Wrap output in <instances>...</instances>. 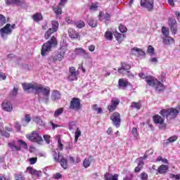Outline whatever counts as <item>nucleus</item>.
<instances>
[{"label":"nucleus","mask_w":180,"mask_h":180,"mask_svg":"<svg viewBox=\"0 0 180 180\" xmlns=\"http://www.w3.org/2000/svg\"><path fill=\"white\" fill-rule=\"evenodd\" d=\"M15 127L17 131H20V129H22V127L20 126V124H19V122H15Z\"/></svg>","instance_id":"69168bd1"},{"label":"nucleus","mask_w":180,"mask_h":180,"mask_svg":"<svg viewBox=\"0 0 180 180\" xmlns=\"http://www.w3.org/2000/svg\"><path fill=\"white\" fill-rule=\"evenodd\" d=\"M172 179L174 180H179L180 179V174H171Z\"/></svg>","instance_id":"0e129e2a"},{"label":"nucleus","mask_w":180,"mask_h":180,"mask_svg":"<svg viewBox=\"0 0 180 180\" xmlns=\"http://www.w3.org/2000/svg\"><path fill=\"white\" fill-rule=\"evenodd\" d=\"M131 68V65L126 62H121V68H119L117 72L119 74L124 75Z\"/></svg>","instance_id":"f8f14e48"},{"label":"nucleus","mask_w":180,"mask_h":180,"mask_svg":"<svg viewBox=\"0 0 180 180\" xmlns=\"http://www.w3.org/2000/svg\"><path fill=\"white\" fill-rule=\"evenodd\" d=\"M176 140H178V136L174 135L167 139V143H174Z\"/></svg>","instance_id":"c03bdc74"},{"label":"nucleus","mask_w":180,"mask_h":180,"mask_svg":"<svg viewBox=\"0 0 180 180\" xmlns=\"http://www.w3.org/2000/svg\"><path fill=\"white\" fill-rule=\"evenodd\" d=\"M18 143L20 146H22L25 150H27V144L26 142L23 141L22 140H18Z\"/></svg>","instance_id":"5fc2aeb1"},{"label":"nucleus","mask_w":180,"mask_h":180,"mask_svg":"<svg viewBox=\"0 0 180 180\" xmlns=\"http://www.w3.org/2000/svg\"><path fill=\"white\" fill-rule=\"evenodd\" d=\"M44 139L47 144H50V136L49 135H44Z\"/></svg>","instance_id":"338daca9"},{"label":"nucleus","mask_w":180,"mask_h":180,"mask_svg":"<svg viewBox=\"0 0 180 180\" xmlns=\"http://www.w3.org/2000/svg\"><path fill=\"white\" fill-rule=\"evenodd\" d=\"M68 35L70 39H78L79 37V34L72 28L68 30Z\"/></svg>","instance_id":"4be33fe9"},{"label":"nucleus","mask_w":180,"mask_h":180,"mask_svg":"<svg viewBox=\"0 0 180 180\" xmlns=\"http://www.w3.org/2000/svg\"><path fill=\"white\" fill-rule=\"evenodd\" d=\"M2 109L6 112H12L13 110V108L12 107V103L10 101H4L2 104Z\"/></svg>","instance_id":"2eb2a0df"},{"label":"nucleus","mask_w":180,"mask_h":180,"mask_svg":"<svg viewBox=\"0 0 180 180\" xmlns=\"http://www.w3.org/2000/svg\"><path fill=\"white\" fill-rule=\"evenodd\" d=\"M153 86L156 88V91H158V92H161L162 91H164V89H165L164 84L158 80H156V83Z\"/></svg>","instance_id":"5701e85b"},{"label":"nucleus","mask_w":180,"mask_h":180,"mask_svg":"<svg viewBox=\"0 0 180 180\" xmlns=\"http://www.w3.org/2000/svg\"><path fill=\"white\" fill-rule=\"evenodd\" d=\"M77 129V126L75 124V122H70L69 124V130H75Z\"/></svg>","instance_id":"3c124183"},{"label":"nucleus","mask_w":180,"mask_h":180,"mask_svg":"<svg viewBox=\"0 0 180 180\" xmlns=\"http://www.w3.org/2000/svg\"><path fill=\"white\" fill-rule=\"evenodd\" d=\"M120 103V100L117 98H112L111 99V104L108 106V110L109 112H114L117 108Z\"/></svg>","instance_id":"9b49d317"},{"label":"nucleus","mask_w":180,"mask_h":180,"mask_svg":"<svg viewBox=\"0 0 180 180\" xmlns=\"http://www.w3.org/2000/svg\"><path fill=\"white\" fill-rule=\"evenodd\" d=\"M105 180H117L119 178V174H110L109 173H106L104 176Z\"/></svg>","instance_id":"b1692460"},{"label":"nucleus","mask_w":180,"mask_h":180,"mask_svg":"<svg viewBox=\"0 0 180 180\" xmlns=\"http://www.w3.org/2000/svg\"><path fill=\"white\" fill-rule=\"evenodd\" d=\"M31 120H32V118L30 117V115H25V118L22 120V122H25L27 124L30 123Z\"/></svg>","instance_id":"8fccbe9b"},{"label":"nucleus","mask_w":180,"mask_h":180,"mask_svg":"<svg viewBox=\"0 0 180 180\" xmlns=\"http://www.w3.org/2000/svg\"><path fill=\"white\" fill-rule=\"evenodd\" d=\"M144 166V161L143 160H139L138 163V166L135 167L134 172H140L141 171V168Z\"/></svg>","instance_id":"2f4dec72"},{"label":"nucleus","mask_w":180,"mask_h":180,"mask_svg":"<svg viewBox=\"0 0 180 180\" xmlns=\"http://www.w3.org/2000/svg\"><path fill=\"white\" fill-rule=\"evenodd\" d=\"M53 11L55 12L56 15L58 16V15H61L63 13V8L59 5L58 6L53 8Z\"/></svg>","instance_id":"4c0bfd02"},{"label":"nucleus","mask_w":180,"mask_h":180,"mask_svg":"<svg viewBox=\"0 0 180 180\" xmlns=\"http://www.w3.org/2000/svg\"><path fill=\"white\" fill-rule=\"evenodd\" d=\"M129 85H130V83L126 79H120L118 80V88L120 89H126Z\"/></svg>","instance_id":"4468645a"},{"label":"nucleus","mask_w":180,"mask_h":180,"mask_svg":"<svg viewBox=\"0 0 180 180\" xmlns=\"http://www.w3.org/2000/svg\"><path fill=\"white\" fill-rule=\"evenodd\" d=\"M76 26L78 29H82V27L85 26V22H84V21H79L76 23Z\"/></svg>","instance_id":"864d4df0"},{"label":"nucleus","mask_w":180,"mask_h":180,"mask_svg":"<svg viewBox=\"0 0 180 180\" xmlns=\"http://www.w3.org/2000/svg\"><path fill=\"white\" fill-rule=\"evenodd\" d=\"M6 23V18L4 15L0 14V26H4Z\"/></svg>","instance_id":"37998d69"},{"label":"nucleus","mask_w":180,"mask_h":180,"mask_svg":"<svg viewBox=\"0 0 180 180\" xmlns=\"http://www.w3.org/2000/svg\"><path fill=\"white\" fill-rule=\"evenodd\" d=\"M141 6L146 8L148 11L154 9V0H141Z\"/></svg>","instance_id":"9d476101"},{"label":"nucleus","mask_w":180,"mask_h":180,"mask_svg":"<svg viewBox=\"0 0 180 180\" xmlns=\"http://www.w3.org/2000/svg\"><path fill=\"white\" fill-rule=\"evenodd\" d=\"M27 172H29V174H31V175H34V172H36V169L32 167H28L27 168Z\"/></svg>","instance_id":"4d7b16f0"},{"label":"nucleus","mask_w":180,"mask_h":180,"mask_svg":"<svg viewBox=\"0 0 180 180\" xmlns=\"http://www.w3.org/2000/svg\"><path fill=\"white\" fill-rule=\"evenodd\" d=\"M131 133H132L133 137H134L135 139H137L139 136V131H137V128L133 127Z\"/></svg>","instance_id":"a18cd8bd"},{"label":"nucleus","mask_w":180,"mask_h":180,"mask_svg":"<svg viewBox=\"0 0 180 180\" xmlns=\"http://www.w3.org/2000/svg\"><path fill=\"white\" fill-rule=\"evenodd\" d=\"M56 44H57V39H56L55 37H52L49 41H48L47 42L43 44L41 51V55L43 57H44L46 53H49V51L51 50L52 47H56Z\"/></svg>","instance_id":"7ed1b4c3"},{"label":"nucleus","mask_w":180,"mask_h":180,"mask_svg":"<svg viewBox=\"0 0 180 180\" xmlns=\"http://www.w3.org/2000/svg\"><path fill=\"white\" fill-rule=\"evenodd\" d=\"M147 53H148V54H150V56H153L154 47H153V46H151V45L148 46Z\"/></svg>","instance_id":"de8ad7c7"},{"label":"nucleus","mask_w":180,"mask_h":180,"mask_svg":"<svg viewBox=\"0 0 180 180\" xmlns=\"http://www.w3.org/2000/svg\"><path fill=\"white\" fill-rule=\"evenodd\" d=\"M112 34L115 36L116 40L118 41V43H122L123 41V39L126 37V35L123 34H120L117 32V31L115 30L113 31Z\"/></svg>","instance_id":"aec40b11"},{"label":"nucleus","mask_w":180,"mask_h":180,"mask_svg":"<svg viewBox=\"0 0 180 180\" xmlns=\"http://www.w3.org/2000/svg\"><path fill=\"white\" fill-rule=\"evenodd\" d=\"M22 86L26 94H35L38 95L39 102L49 103L50 87L44 86L39 83H22Z\"/></svg>","instance_id":"f257e3e1"},{"label":"nucleus","mask_w":180,"mask_h":180,"mask_svg":"<svg viewBox=\"0 0 180 180\" xmlns=\"http://www.w3.org/2000/svg\"><path fill=\"white\" fill-rule=\"evenodd\" d=\"M55 57L54 56H51V57H49V58H48V63L49 64V65H51V64H53V63H56V62H57L56 60H55Z\"/></svg>","instance_id":"13d9d810"},{"label":"nucleus","mask_w":180,"mask_h":180,"mask_svg":"<svg viewBox=\"0 0 180 180\" xmlns=\"http://www.w3.org/2000/svg\"><path fill=\"white\" fill-rule=\"evenodd\" d=\"M160 115L163 117H166L167 120H172V119H176V116L179 115V111L178 109L174 108L162 109L160 111Z\"/></svg>","instance_id":"f03ea898"},{"label":"nucleus","mask_w":180,"mask_h":180,"mask_svg":"<svg viewBox=\"0 0 180 180\" xmlns=\"http://www.w3.org/2000/svg\"><path fill=\"white\" fill-rule=\"evenodd\" d=\"M26 137L30 141H32V143H37L38 144L43 143V138L37 133V131H33L32 134L27 135Z\"/></svg>","instance_id":"39448f33"},{"label":"nucleus","mask_w":180,"mask_h":180,"mask_svg":"<svg viewBox=\"0 0 180 180\" xmlns=\"http://www.w3.org/2000/svg\"><path fill=\"white\" fill-rule=\"evenodd\" d=\"M140 176L141 180L148 179V174H147L146 172L141 173Z\"/></svg>","instance_id":"6e6d98bb"},{"label":"nucleus","mask_w":180,"mask_h":180,"mask_svg":"<svg viewBox=\"0 0 180 180\" xmlns=\"http://www.w3.org/2000/svg\"><path fill=\"white\" fill-rule=\"evenodd\" d=\"M63 112H64L63 108H60L57 109L53 114V117H58V116H60V115H62Z\"/></svg>","instance_id":"e433bc0d"},{"label":"nucleus","mask_w":180,"mask_h":180,"mask_svg":"<svg viewBox=\"0 0 180 180\" xmlns=\"http://www.w3.org/2000/svg\"><path fill=\"white\" fill-rule=\"evenodd\" d=\"M132 54H134V56H136L137 57H140L141 56L143 57L144 56H146V52H144V51H143L142 49H140L139 48H133L131 50Z\"/></svg>","instance_id":"a211bd4d"},{"label":"nucleus","mask_w":180,"mask_h":180,"mask_svg":"<svg viewBox=\"0 0 180 180\" xmlns=\"http://www.w3.org/2000/svg\"><path fill=\"white\" fill-rule=\"evenodd\" d=\"M131 107L133 109H136L137 110H140L141 105H140V103L132 102Z\"/></svg>","instance_id":"58836bf2"},{"label":"nucleus","mask_w":180,"mask_h":180,"mask_svg":"<svg viewBox=\"0 0 180 180\" xmlns=\"http://www.w3.org/2000/svg\"><path fill=\"white\" fill-rule=\"evenodd\" d=\"M100 20H104V22L105 23H108V22H109V20H110V14L106 13L105 14H101L100 13V18H99Z\"/></svg>","instance_id":"393cba45"},{"label":"nucleus","mask_w":180,"mask_h":180,"mask_svg":"<svg viewBox=\"0 0 180 180\" xmlns=\"http://www.w3.org/2000/svg\"><path fill=\"white\" fill-rule=\"evenodd\" d=\"M52 155L54 161H56V162H60V158L61 157V155H60V153L58 154L56 150H53Z\"/></svg>","instance_id":"72a5a7b5"},{"label":"nucleus","mask_w":180,"mask_h":180,"mask_svg":"<svg viewBox=\"0 0 180 180\" xmlns=\"http://www.w3.org/2000/svg\"><path fill=\"white\" fill-rule=\"evenodd\" d=\"M169 29H170L171 32H172V34H176V33L178 32V27H176V25L169 27Z\"/></svg>","instance_id":"603ef678"},{"label":"nucleus","mask_w":180,"mask_h":180,"mask_svg":"<svg viewBox=\"0 0 180 180\" xmlns=\"http://www.w3.org/2000/svg\"><path fill=\"white\" fill-rule=\"evenodd\" d=\"M53 96L54 98V100H58L60 99L61 98V96L60 94V92H58V91L56 90L53 92Z\"/></svg>","instance_id":"79ce46f5"},{"label":"nucleus","mask_w":180,"mask_h":180,"mask_svg":"<svg viewBox=\"0 0 180 180\" xmlns=\"http://www.w3.org/2000/svg\"><path fill=\"white\" fill-rule=\"evenodd\" d=\"M110 119L112 122V124L115 126V127H120V114L118 112H114L111 116Z\"/></svg>","instance_id":"ddd939ff"},{"label":"nucleus","mask_w":180,"mask_h":180,"mask_svg":"<svg viewBox=\"0 0 180 180\" xmlns=\"http://www.w3.org/2000/svg\"><path fill=\"white\" fill-rule=\"evenodd\" d=\"M8 147H10L12 151H20V146H17L15 142L8 143Z\"/></svg>","instance_id":"c756f323"},{"label":"nucleus","mask_w":180,"mask_h":180,"mask_svg":"<svg viewBox=\"0 0 180 180\" xmlns=\"http://www.w3.org/2000/svg\"><path fill=\"white\" fill-rule=\"evenodd\" d=\"M66 50L61 49L60 51L54 56L56 61H63L64 56H65Z\"/></svg>","instance_id":"dca6fc26"},{"label":"nucleus","mask_w":180,"mask_h":180,"mask_svg":"<svg viewBox=\"0 0 180 180\" xmlns=\"http://www.w3.org/2000/svg\"><path fill=\"white\" fill-rule=\"evenodd\" d=\"M105 39H107V40H112L113 39V32L112 33L109 32V31H107L105 32Z\"/></svg>","instance_id":"ea45409f"},{"label":"nucleus","mask_w":180,"mask_h":180,"mask_svg":"<svg viewBox=\"0 0 180 180\" xmlns=\"http://www.w3.org/2000/svg\"><path fill=\"white\" fill-rule=\"evenodd\" d=\"M6 5L8 6L11 5H22L25 4V0H5Z\"/></svg>","instance_id":"6ab92c4d"},{"label":"nucleus","mask_w":180,"mask_h":180,"mask_svg":"<svg viewBox=\"0 0 180 180\" xmlns=\"http://www.w3.org/2000/svg\"><path fill=\"white\" fill-rule=\"evenodd\" d=\"M81 130L79 128L76 129V131L75 132V141L77 143L78 141V139L81 137Z\"/></svg>","instance_id":"c9c22d12"},{"label":"nucleus","mask_w":180,"mask_h":180,"mask_svg":"<svg viewBox=\"0 0 180 180\" xmlns=\"http://www.w3.org/2000/svg\"><path fill=\"white\" fill-rule=\"evenodd\" d=\"M172 26H176V20L175 18L169 19V27H172Z\"/></svg>","instance_id":"a19ab883"},{"label":"nucleus","mask_w":180,"mask_h":180,"mask_svg":"<svg viewBox=\"0 0 180 180\" xmlns=\"http://www.w3.org/2000/svg\"><path fill=\"white\" fill-rule=\"evenodd\" d=\"M174 38L171 37H163V44L169 45L171 43H174Z\"/></svg>","instance_id":"bb28decb"},{"label":"nucleus","mask_w":180,"mask_h":180,"mask_svg":"<svg viewBox=\"0 0 180 180\" xmlns=\"http://www.w3.org/2000/svg\"><path fill=\"white\" fill-rule=\"evenodd\" d=\"M145 81L150 86H154L157 82V79L152 76H147Z\"/></svg>","instance_id":"412c9836"},{"label":"nucleus","mask_w":180,"mask_h":180,"mask_svg":"<svg viewBox=\"0 0 180 180\" xmlns=\"http://www.w3.org/2000/svg\"><path fill=\"white\" fill-rule=\"evenodd\" d=\"M56 140L58 141V148L61 151L64 148L63 143H61V136L60 135L56 136Z\"/></svg>","instance_id":"473e14b6"},{"label":"nucleus","mask_w":180,"mask_h":180,"mask_svg":"<svg viewBox=\"0 0 180 180\" xmlns=\"http://www.w3.org/2000/svg\"><path fill=\"white\" fill-rule=\"evenodd\" d=\"M79 72L75 70V67H70L69 68V75L68 77V81H77L78 79V75Z\"/></svg>","instance_id":"0eeeda50"},{"label":"nucleus","mask_w":180,"mask_h":180,"mask_svg":"<svg viewBox=\"0 0 180 180\" xmlns=\"http://www.w3.org/2000/svg\"><path fill=\"white\" fill-rule=\"evenodd\" d=\"M52 27L49 28L47 32L45 33V39H49L53 34V33H56L57 30H58V21L52 20L51 21Z\"/></svg>","instance_id":"423d86ee"},{"label":"nucleus","mask_w":180,"mask_h":180,"mask_svg":"<svg viewBox=\"0 0 180 180\" xmlns=\"http://www.w3.org/2000/svg\"><path fill=\"white\" fill-rule=\"evenodd\" d=\"M153 119L155 124H159L160 129H165L167 124L165 122H164L165 120L162 118V117L160 116L159 115H155L153 116Z\"/></svg>","instance_id":"6e6552de"},{"label":"nucleus","mask_w":180,"mask_h":180,"mask_svg":"<svg viewBox=\"0 0 180 180\" xmlns=\"http://www.w3.org/2000/svg\"><path fill=\"white\" fill-rule=\"evenodd\" d=\"M70 109H72L73 110H79V109H81V100L77 98H72Z\"/></svg>","instance_id":"1a4fd4ad"},{"label":"nucleus","mask_w":180,"mask_h":180,"mask_svg":"<svg viewBox=\"0 0 180 180\" xmlns=\"http://www.w3.org/2000/svg\"><path fill=\"white\" fill-rule=\"evenodd\" d=\"M87 22L91 27H96V26H98V22H96V20H94V18L89 19L87 20Z\"/></svg>","instance_id":"f704fd0d"},{"label":"nucleus","mask_w":180,"mask_h":180,"mask_svg":"<svg viewBox=\"0 0 180 180\" xmlns=\"http://www.w3.org/2000/svg\"><path fill=\"white\" fill-rule=\"evenodd\" d=\"M92 156H89V158H85L83 162V167L85 168H89L91 167Z\"/></svg>","instance_id":"cd10ccee"},{"label":"nucleus","mask_w":180,"mask_h":180,"mask_svg":"<svg viewBox=\"0 0 180 180\" xmlns=\"http://www.w3.org/2000/svg\"><path fill=\"white\" fill-rule=\"evenodd\" d=\"M1 136H4V137H10L11 136V134H9V132L7 131H2L1 132Z\"/></svg>","instance_id":"774afa93"},{"label":"nucleus","mask_w":180,"mask_h":180,"mask_svg":"<svg viewBox=\"0 0 180 180\" xmlns=\"http://www.w3.org/2000/svg\"><path fill=\"white\" fill-rule=\"evenodd\" d=\"M29 162L31 165H34V163L37 162V158H31L29 159Z\"/></svg>","instance_id":"052dcab7"},{"label":"nucleus","mask_w":180,"mask_h":180,"mask_svg":"<svg viewBox=\"0 0 180 180\" xmlns=\"http://www.w3.org/2000/svg\"><path fill=\"white\" fill-rule=\"evenodd\" d=\"M168 171V166L165 165H162L158 169V172L159 174H165Z\"/></svg>","instance_id":"c85d7f7f"},{"label":"nucleus","mask_w":180,"mask_h":180,"mask_svg":"<svg viewBox=\"0 0 180 180\" xmlns=\"http://www.w3.org/2000/svg\"><path fill=\"white\" fill-rule=\"evenodd\" d=\"M18 88L13 87V91L11 94V96H16V95H18Z\"/></svg>","instance_id":"680f3d73"},{"label":"nucleus","mask_w":180,"mask_h":180,"mask_svg":"<svg viewBox=\"0 0 180 180\" xmlns=\"http://www.w3.org/2000/svg\"><path fill=\"white\" fill-rule=\"evenodd\" d=\"M60 162L62 168H63L64 169H67V167L68 165V162L67 161V159H65V158H62L60 160V162Z\"/></svg>","instance_id":"7c9ffc66"},{"label":"nucleus","mask_w":180,"mask_h":180,"mask_svg":"<svg viewBox=\"0 0 180 180\" xmlns=\"http://www.w3.org/2000/svg\"><path fill=\"white\" fill-rule=\"evenodd\" d=\"M32 19L34 22H41V20H43V15H41V13H37L32 15Z\"/></svg>","instance_id":"a878e982"},{"label":"nucleus","mask_w":180,"mask_h":180,"mask_svg":"<svg viewBox=\"0 0 180 180\" xmlns=\"http://www.w3.org/2000/svg\"><path fill=\"white\" fill-rule=\"evenodd\" d=\"M98 9V4L92 3L90 6V11H96Z\"/></svg>","instance_id":"bf43d9fd"},{"label":"nucleus","mask_w":180,"mask_h":180,"mask_svg":"<svg viewBox=\"0 0 180 180\" xmlns=\"http://www.w3.org/2000/svg\"><path fill=\"white\" fill-rule=\"evenodd\" d=\"M50 124L52 127V130H56V129H57V127H61V126H60L57 124H54L53 122H51Z\"/></svg>","instance_id":"e2e57ef3"},{"label":"nucleus","mask_w":180,"mask_h":180,"mask_svg":"<svg viewBox=\"0 0 180 180\" xmlns=\"http://www.w3.org/2000/svg\"><path fill=\"white\" fill-rule=\"evenodd\" d=\"M75 53L77 56H82L84 58H88V53L82 48H77L75 49Z\"/></svg>","instance_id":"f3484780"},{"label":"nucleus","mask_w":180,"mask_h":180,"mask_svg":"<svg viewBox=\"0 0 180 180\" xmlns=\"http://www.w3.org/2000/svg\"><path fill=\"white\" fill-rule=\"evenodd\" d=\"M14 29H16V25L15 24H6L4 27L0 29V34L1 39L6 40L8 36H11Z\"/></svg>","instance_id":"20e7f679"},{"label":"nucleus","mask_w":180,"mask_h":180,"mask_svg":"<svg viewBox=\"0 0 180 180\" xmlns=\"http://www.w3.org/2000/svg\"><path fill=\"white\" fill-rule=\"evenodd\" d=\"M162 33L164 36V37L168 36L169 34V32H168V30L165 27H162Z\"/></svg>","instance_id":"09e8293b"},{"label":"nucleus","mask_w":180,"mask_h":180,"mask_svg":"<svg viewBox=\"0 0 180 180\" xmlns=\"http://www.w3.org/2000/svg\"><path fill=\"white\" fill-rule=\"evenodd\" d=\"M119 30L121 33H126V32H127V28L126 26L121 24L119 26Z\"/></svg>","instance_id":"49530a36"}]
</instances>
